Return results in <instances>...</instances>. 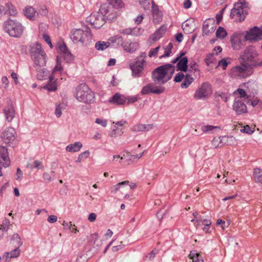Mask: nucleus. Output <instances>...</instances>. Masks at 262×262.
Returning <instances> with one entry per match:
<instances>
[{
  "label": "nucleus",
  "mask_w": 262,
  "mask_h": 262,
  "mask_svg": "<svg viewBox=\"0 0 262 262\" xmlns=\"http://www.w3.org/2000/svg\"><path fill=\"white\" fill-rule=\"evenodd\" d=\"M30 56L34 62V67L38 72L37 78L40 80L45 79L47 75V70L41 67H45L47 63V54L42 49L40 43L35 42L30 46Z\"/></svg>",
  "instance_id": "f257e3e1"
},
{
  "label": "nucleus",
  "mask_w": 262,
  "mask_h": 262,
  "mask_svg": "<svg viewBox=\"0 0 262 262\" xmlns=\"http://www.w3.org/2000/svg\"><path fill=\"white\" fill-rule=\"evenodd\" d=\"M108 4L102 5L99 9L100 13L93 25L95 28H100L106 22V19L112 17L111 13L113 8L118 9L123 6L121 0H108Z\"/></svg>",
  "instance_id": "f03ea898"
},
{
  "label": "nucleus",
  "mask_w": 262,
  "mask_h": 262,
  "mask_svg": "<svg viewBox=\"0 0 262 262\" xmlns=\"http://www.w3.org/2000/svg\"><path fill=\"white\" fill-rule=\"evenodd\" d=\"M174 72V66L171 64L161 66L152 72V80L156 84H163L171 78Z\"/></svg>",
  "instance_id": "7ed1b4c3"
},
{
  "label": "nucleus",
  "mask_w": 262,
  "mask_h": 262,
  "mask_svg": "<svg viewBox=\"0 0 262 262\" xmlns=\"http://www.w3.org/2000/svg\"><path fill=\"white\" fill-rule=\"evenodd\" d=\"M70 37L74 43H80L83 46H87L92 39V34L88 28H85V30L73 29L70 32Z\"/></svg>",
  "instance_id": "20e7f679"
},
{
  "label": "nucleus",
  "mask_w": 262,
  "mask_h": 262,
  "mask_svg": "<svg viewBox=\"0 0 262 262\" xmlns=\"http://www.w3.org/2000/svg\"><path fill=\"white\" fill-rule=\"evenodd\" d=\"M75 97L79 102L91 103L94 101L95 94L85 83H81L76 88Z\"/></svg>",
  "instance_id": "39448f33"
},
{
  "label": "nucleus",
  "mask_w": 262,
  "mask_h": 262,
  "mask_svg": "<svg viewBox=\"0 0 262 262\" xmlns=\"http://www.w3.org/2000/svg\"><path fill=\"white\" fill-rule=\"evenodd\" d=\"M24 29L22 24L16 20L8 19L4 24V31L12 37H20Z\"/></svg>",
  "instance_id": "423d86ee"
},
{
  "label": "nucleus",
  "mask_w": 262,
  "mask_h": 262,
  "mask_svg": "<svg viewBox=\"0 0 262 262\" xmlns=\"http://www.w3.org/2000/svg\"><path fill=\"white\" fill-rule=\"evenodd\" d=\"M110 40L113 43H116L118 46H121L128 53H133L139 47L137 41H132L130 40H123L121 36L116 35L110 38Z\"/></svg>",
  "instance_id": "0eeeda50"
},
{
  "label": "nucleus",
  "mask_w": 262,
  "mask_h": 262,
  "mask_svg": "<svg viewBox=\"0 0 262 262\" xmlns=\"http://www.w3.org/2000/svg\"><path fill=\"white\" fill-rule=\"evenodd\" d=\"M257 54L253 46H249L241 56L244 63L246 64L251 68L256 67L258 64L256 61Z\"/></svg>",
  "instance_id": "6e6552de"
},
{
  "label": "nucleus",
  "mask_w": 262,
  "mask_h": 262,
  "mask_svg": "<svg viewBox=\"0 0 262 262\" xmlns=\"http://www.w3.org/2000/svg\"><path fill=\"white\" fill-rule=\"evenodd\" d=\"M248 7V4L245 0H239V1L234 4L233 8L231 10L230 16L234 18L237 17L239 21L244 20L247 14L246 9Z\"/></svg>",
  "instance_id": "1a4fd4ad"
},
{
  "label": "nucleus",
  "mask_w": 262,
  "mask_h": 262,
  "mask_svg": "<svg viewBox=\"0 0 262 262\" xmlns=\"http://www.w3.org/2000/svg\"><path fill=\"white\" fill-rule=\"evenodd\" d=\"M252 69L244 63L233 67L230 71V74L232 77L239 78L248 77L252 74Z\"/></svg>",
  "instance_id": "9d476101"
},
{
  "label": "nucleus",
  "mask_w": 262,
  "mask_h": 262,
  "mask_svg": "<svg viewBox=\"0 0 262 262\" xmlns=\"http://www.w3.org/2000/svg\"><path fill=\"white\" fill-rule=\"evenodd\" d=\"M2 138L5 144L12 147H15L18 143L16 139V131L12 127H8L3 132Z\"/></svg>",
  "instance_id": "9b49d317"
},
{
  "label": "nucleus",
  "mask_w": 262,
  "mask_h": 262,
  "mask_svg": "<svg viewBox=\"0 0 262 262\" xmlns=\"http://www.w3.org/2000/svg\"><path fill=\"white\" fill-rule=\"evenodd\" d=\"M211 93V85L208 82H204L196 90L194 97L196 99H203L208 97Z\"/></svg>",
  "instance_id": "f8f14e48"
},
{
  "label": "nucleus",
  "mask_w": 262,
  "mask_h": 262,
  "mask_svg": "<svg viewBox=\"0 0 262 262\" xmlns=\"http://www.w3.org/2000/svg\"><path fill=\"white\" fill-rule=\"evenodd\" d=\"M245 39L251 42L260 40L262 39V28L254 27L247 32Z\"/></svg>",
  "instance_id": "ddd939ff"
},
{
  "label": "nucleus",
  "mask_w": 262,
  "mask_h": 262,
  "mask_svg": "<svg viewBox=\"0 0 262 262\" xmlns=\"http://www.w3.org/2000/svg\"><path fill=\"white\" fill-rule=\"evenodd\" d=\"M165 90V89L163 86H157L152 83H150L142 88L141 93L142 95H148L150 93L159 95L164 93Z\"/></svg>",
  "instance_id": "4468645a"
},
{
  "label": "nucleus",
  "mask_w": 262,
  "mask_h": 262,
  "mask_svg": "<svg viewBox=\"0 0 262 262\" xmlns=\"http://www.w3.org/2000/svg\"><path fill=\"white\" fill-rule=\"evenodd\" d=\"M216 27V24L213 20L209 19L205 21L203 26V35H210L215 31Z\"/></svg>",
  "instance_id": "2eb2a0df"
},
{
  "label": "nucleus",
  "mask_w": 262,
  "mask_h": 262,
  "mask_svg": "<svg viewBox=\"0 0 262 262\" xmlns=\"http://www.w3.org/2000/svg\"><path fill=\"white\" fill-rule=\"evenodd\" d=\"M0 162L4 167H7L10 164L8 149L4 146H0Z\"/></svg>",
  "instance_id": "dca6fc26"
},
{
  "label": "nucleus",
  "mask_w": 262,
  "mask_h": 262,
  "mask_svg": "<svg viewBox=\"0 0 262 262\" xmlns=\"http://www.w3.org/2000/svg\"><path fill=\"white\" fill-rule=\"evenodd\" d=\"M9 13L10 15H15L17 13L16 9L11 3H6L5 6H0V15Z\"/></svg>",
  "instance_id": "f3484780"
},
{
  "label": "nucleus",
  "mask_w": 262,
  "mask_h": 262,
  "mask_svg": "<svg viewBox=\"0 0 262 262\" xmlns=\"http://www.w3.org/2000/svg\"><path fill=\"white\" fill-rule=\"evenodd\" d=\"M233 109L237 115H241L247 113L246 105L241 100L235 99L233 104Z\"/></svg>",
  "instance_id": "a211bd4d"
},
{
  "label": "nucleus",
  "mask_w": 262,
  "mask_h": 262,
  "mask_svg": "<svg viewBox=\"0 0 262 262\" xmlns=\"http://www.w3.org/2000/svg\"><path fill=\"white\" fill-rule=\"evenodd\" d=\"M20 250L19 247H15V248L9 252L4 253L3 259L5 261H9L12 258H15L18 257L20 255Z\"/></svg>",
  "instance_id": "6ab92c4d"
},
{
  "label": "nucleus",
  "mask_w": 262,
  "mask_h": 262,
  "mask_svg": "<svg viewBox=\"0 0 262 262\" xmlns=\"http://www.w3.org/2000/svg\"><path fill=\"white\" fill-rule=\"evenodd\" d=\"M24 15L31 20L37 19L38 13L31 6L26 7L24 10Z\"/></svg>",
  "instance_id": "aec40b11"
},
{
  "label": "nucleus",
  "mask_w": 262,
  "mask_h": 262,
  "mask_svg": "<svg viewBox=\"0 0 262 262\" xmlns=\"http://www.w3.org/2000/svg\"><path fill=\"white\" fill-rule=\"evenodd\" d=\"M126 101V98L124 95H120L118 93L115 94L110 100L111 103L122 105L125 103Z\"/></svg>",
  "instance_id": "412c9836"
},
{
  "label": "nucleus",
  "mask_w": 262,
  "mask_h": 262,
  "mask_svg": "<svg viewBox=\"0 0 262 262\" xmlns=\"http://www.w3.org/2000/svg\"><path fill=\"white\" fill-rule=\"evenodd\" d=\"M177 70L182 72H186L188 69V58L187 57H183L180 59L177 64Z\"/></svg>",
  "instance_id": "4be33fe9"
},
{
  "label": "nucleus",
  "mask_w": 262,
  "mask_h": 262,
  "mask_svg": "<svg viewBox=\"0 0 262 262\" xmlns=\"http://www.w3.org/2000/svg\"><path fill=\"white\" fill-rule=\"evenodd\" d=\"M82 146V145L80 142H76L74 144L68 145L66 147V150L68 152H75L79 151Z\"/></svg>",
  "instance_id": "5701e85b"
},
{
  "label": "nucleus",
  "mask_w": 262,
  "mask_h": 262,
  "mask_svg": "<svg viewBox=\"0 0 262 262\" xmlns=\"http://www.w3.org/2000/svg\"><path fill=\"white\" fill-rule=\"evenodd\" d=\"M166 30V27L162 26L158 29L156 32L151 36V38L154 40L157 41L161 38L164 34Z\"/></svg>",
  "instance_id": "b1692460"
},
{
  "label": "nucleus",
  "mask_w": 262,
  "mask_h": 262,
  "mask_svg": "<svg viewBox=\"0 0 262 262\" xmlns=\"http://www.w3.org/2000/svg\"><path fill=\"white\" fill-rule=\"evenodd\" d=\"M4 113L5 115L6 119L8 122H11L15 115V112L13 107L10 106L5 108Z\"/></svg>",
  "instance_id": "393cba45"
},
{
  "label": "nucleus",
  "mask_w": 262,
  "mask_h": 262,
  "mask_svg": "<svg viewBox=\"0 0 262 262\" xmlns=\"http://www.w3.org/2000/svg\"><path fill=\"white\" fill-rule=\"evenodd\" d=\"M111 43L114 44L115 43L112 42L109 39L108 41H97L96 42L95 47L97 50L103 51L109 47Z\"/></svg>",
  "instance_id": "a878e982"
},
{
  "label": "nucleus",
  "mask_w": 262,
  "mask_h": 262,
  "mask_svg": "<svg viewBox=\"0 0 262 262\" xmlns=\"http://www.w3.org/2000/svg\"><path fill=\"white\" fill-rule=\"evenodd\" d=\"M152 124H138L134 125L132 128V130L136 132L149 130L152 128Z\"/></svg>",
  "instance_id": "bb28decb"
},
{
  "label": "nucleus",
  "mask_w": 262,
  "mask_h": 262,
  "mask_svg": "<svg viewBox=\"0 0 262 262\" xmlns=\"http://www.w3.org/2000/svg\"><path fill=\"white\" fill-rule=\"evenodd\" d=\"M49 81L48 83L45 85L42 88L50 92L55 91L57 89V85L55 82H52L54 80V77L51 75L49 76Z\"/></svg>",
  "instance_id": "cd10ccee"
},
{
  "label": "nucleus",
  "mask_w": 262,
  "mask_h": 262,
  "mask_svg": "<svg viewBox=\"0 0 262 262\" xmlns=\"http://www.w3.org/2000/svg\"><path fill=\"white\" fill-rule=\"evenodd\" d=\"M194 81V78L189 74H186L183 79V82L181 84V87L183 89L187 88Z\"/></svg>",
  "instance_id": "c85d7f7f"
},
{
  "label": "nucleus",
  "mask_w": 262,
  "mask_h": 262,
  "mask_svg": "<svg viewBox=\"0 0 262 262\" xmlns=\"http://www.w3.org/2000/svg\"><path fill=\"white\" fill-rule=\"evenodd\" d=\"M231 42L232 47L234 49L238 50L241 48V46L243 45L242 40L238 36H233L231 38Z\"/></svg>",
  "instance_id": "c756f323"
},
{
  "label": "nucleus",
  "mask_w": 262,
  "mask_h": 262,
  "mask_svg": "<svg viewBox=\"0 0 262 262\" xmlns=\"http://www.w3.org/2000/svg\"><path fill=\"white\" fill-rule=\"evenodd\" d=\"M11 243L16 247H20L23 242L21 241L20 237L17 233L14 234L11 237Z\"/></svg>",
  "instance_id": "7c9ffc66"
},
{
  "label": "nucleus",
  "mask_w": 262,
  "mask_h": 262,
  "mask_svg": "<svg viewBox=\"0 0 262 262\" xmlns=\"http://www.w3.org/2000/svg\"><path fill=\"white\" fill-rule=\"evenodd\" d=\"M192 262H204L202 256L195 251H191L189 254Z\"/></svg>",
  "instance_id": "2f4dec72"
},
{
  "label": "nucleus",
  "mask_w": 262,
  "mask_h": 262,
  "mask_svg": "<svg viewBox=\"0 0 262 262\" xmlns=\"http://www.w3.org/2000/svg\"><path fill=\"white\" fill-rule=\"evenodd\" d=\"M130 69L132 71L133 76L134 77H139L140 73L143 70L141 67L137 66L135 64L130 66Z\"/></svg>",
  "instance_id": "473e14b6"
},
{
  "label": "nucleus",
  "mask_w": 262,
  "mask_h": 262,
  "mask_svg": "<svg viewBox=\"0 0 262 262\" xmlns=\"http://www.w3.org/2000/svg\"><path fill=\"white\" fill-rule=\"evenodd\" d=\"M227 35L225 29L222 27H219L216 31V36L221 39L225 38Z\"/></svg>",
  "instance_id": "72a5a7b5"
},
{
  "label": "nucleus",
  "mask_w": 262,
  "mask_h": 262,
  "mask_svg": "<svg viewBox=\"0 0 262 262\" xmlns=\"http://www.w3.org/2000/svg\"><path fill=\"white\" fill-rule=\"evenodd\" d=\"M99 13V12H95L92 13L90 16L86 17V21L89 23L92 26H93L96 20V19L97 18Z\"/></svg>",
  "instance_id": "f704fd0d"
},
{
  "label": "nucleus",
  "mask_w": 262,
  "mask_h": 262,
  "mask_svg": "<svg viewBox=\"0 0 262 262\" xmlns=\"http://www.w3.org/2000/svg\"><path fill=\"white\" fill-rule=\"evenodd\" d=\"M173 45L172 43H169L167 46L164 47V53L160 56V58L168 57L171 53Z\"/></svg>",
  "instance_id": "c9c22d12"
},
{
  "label": "nucleus",
  "mask_w": 262,
  "mask_h": 262,
  "mask_svg": "<svg viewBox=\"0 0 262 262\" xmlns=\"http://www.w3.org/2000/svg\"><path fill=\"white\" fill-rule=\"evenodd\" d=\"M215 129H220V127L210 125H203L201 127L202 130L205 133H212V130Z\"/></svg>",
  "instance_id": "e433bc0d"
},
{
  "label": "nucleus",
  "mask_w": 262,
  "mask_h": 262,
  "mask_svg": "<svg viewBox=\"0 0 262 262\" xmlns=\"http://www.w3.org/2000/svg\"><path fill=\"white\" fill-rule=\"evenodd\" d=\"M253 175L256 182H261L262 181V169L258 168H255Z\"/></svg>",
  "instance_id": "4c0bfd02"
},
{
  "label": "nucleus",
  "mask_w": 262,
  "mask_h": 262,
  "mask_svg": "<svg viewBox=\"0 0 262 262\" xmlns=\"http://www.w3.org/2000/svg\"><path fill=\"white\" fill-rule=\"evenodd\" d=\"M65 108L66 105L63 103H60L56 105L55 114L57 118H59L61 117L62 115V111L65 109Z\"/></svg>",
  "instance_id": "58836bf2"
},
{
  "label": "nucleus",
  "mask_w": 262,
  "mask_h": 262,
  "mask_svg": "<svg viewBox=\"0 0 262 262\" xmlns=\"http://www.w3.org/2000/svg\"><path fill=\"white\" fill-rule=\"evenodd\" d=\"M42 165V163L38 160H35L32 163H28L27 167L31 169L33 168L39 169Z\"/></svg>",
  "instance_id": "ea45409f"
},
{
  "label": "nucleus",
  "mask_w": 262,
  "mask_h": 262,
  "mask_svg": "<svg viewBox=\"0 0 262 262\" xmlns=\"http://www.w3.org/2000/svg\"><path fill=\"white\" fill-rule=\"evenodd\" d=\"M205 62L206 64L209 66L211 63H213L215 61L214 55L213 54H209L207 55L205 58Z\"/></svg>",
  "instance_id": "a19ab883"
},
{
  "label": "nucleus",
  "mask_w": 262,
  "mask_h": 262,
  "mask_svg": "<svg viewBox=\"0 0 262 262\" xmlns=\"http://www.w3.org/2000/svg\"><path fill=\"white\" fill-rule=\"evenodd\" d=\"M123 134V132L121 129H119L117 128H114L110 133V136L112 137H117L121 136Z\"/></svg>",
  "instance_id": "79ce46f5"
},
{
  "label": "nucleus",
  "mask_w": 262,
  "mask_h": 262,
  "mask_svg": "<svg viewBox=\"0 0 262 262\" xmlns=\"http://www.w3.org/2000/svg\"><path fill=\"white\" fill-rule=\"evenodd\" d=\"M62 70V68L61 65V63L59 60V58L57 56L56 59V65L53 70V73H55L57 71L61 72Z\"/></svg>",
  "instance_id": "37998d69"
},
{
  "label": "nucleus",
  "mask_w": 262,
  "mask_h": 262,
  "mask_svg": "<svg viewBox=\"0 0 262 262\" xmlns=\"http://www.w3.org/2000/svg\"><path fill=\"white\" fill-rule=\"evenodd\" d=\"M230 63V61H227V60L223 58L219 61L218 63V66L221 67L223 70H225L228 64Z\"/></svg>",
  "instance_id": "c03bdc74"
},
{
  "label": "nucleus",
  "mask_w": 262,
  "mask_h": 262,
  "mask_svg": "<svg viewBox=\"0 0 262 262\" xmlns=\"http://www.w3.org/2000/svg\"><path fill=\"white\" fill-rule=\"evenodd\" d=\"M10 222L9 220H5L3 222V224L0 227L1 229H3L5 232H7L9 228Z\"/></svg>",
  "instance_id": "a18cd8bd"
},
{
  "label": "nucleus",
  "mask_w": 262,
  "mask_h": 262,
  "mask_svg": "<svg viewBox=\"0 0 262 262\" xmlns=\"http://www.w3.org/2000/svg\"><path fill=\"white\" fill-rule=\"evenodd\" d=\"M185 75L182 72H179L176 74L174 78V81L176 82H181L183 79H184Z\"/></svg>",
  "instance_id": "49530a36"
},
{
  "label": "nucleus",
  "mask_w": 262,
  "mask_h": 262,
  "mask_svg": "<svg viewBox=\"0 0 262 262\" xmlns=\"http://www.w3.org/2000/svg\"><path fill=\"white\" fill-rule=\"evenodd\" d=\"M144 29L141 28H133V35L139 36L143 33Z\"/></svg>",
  "instance_id": "de8ad7c7"
},
{
  "label": "nucleus",
  "mask_w": 262,
  "mask_h": 262,
  "mask_svg": "<svg viewBox=\"0 0 262 262\" xmlns=\"http://www.w3.org/2000/svg\"><path fill=\"white\" fill-rule=\"evenodd\" d=\"M89 152L88 151H84L81 153L76 161L77 162L80 163L81 162L82 159L84 158H87L89 156Z\"/></svg>",
  "instance_id": "09e8293b"
},
{
  "label": "nucleus",
  "mask_w": 262,
  "mask_h": 262,
  "mask_svg": "<svg viewBox=\"0 0 262 262\" xmlns=\"http://www.w3.org/2000/svg\"><path fill=\"white\" fill-rule=\"evenodd\" d=\"M160 47L158 46L155 48L151 49L149 52L148 56L150 57L156 56L158 53V52L160 49Z\"/></svg>",
  "instance_id": "8fccbe9b"
},
{
  "label": "nucleus",
  "mask_w": 262,
  "mask_h": 262,
  "mask_svg": "<svg viewBox=\"0 0 262 262\" xmlns=\"http://www.w3.org/2000/svg\"><path fill=\"white\" fill-rule=\"evenodd\" d=\"M59 49L60 51L62 53L63 55L67 53L68 54V55L69 54V51L68 50L66 44L64 43H63L62 45H61L59 47Z\"/></svg>",
  "instance_id": "3c124183"
},
{
  "label": "nucleus",
  "mask_w": 262,
  "mask_h": 262,
  "mask_svg": "<svg viewBox=\"0 0 262 262\" xmlns=\"http://www.w3.org/2000/svg\"><path fill=\"white\" fill-rule=\"evenodd\" d=\"M216 96L220 97L224 102H227L229 99V96L225 93H217Z\"/></svg>",
  "instance_id": "603ef678"
},
{
  "label": "nucleus",
  "mask_w": 262,
  "mask_h": 262,
  "mask_svg": "<svg viewBox=\"0 0 262 262\" xmlns=\"http://www.w3.org/2000/svg\"><path fill=\"white\" fill-rule=\"evenodd\" d=\"M42 38L45 40V41L50 46V47L51 48H52L53 46L51 43L50 37L47 34L43 33Z\"/></svg>",
  "instance_id": "864d4df0"
},
{
  "label": "nucleus",
  "mask_w": 262,
  "mask_h": 262,
  "mask_svg": "<svg viewBox=\"0 0 262 262\" xmlns=\"http://www.w3.org/2000/svg\"><path fill=\"white\" fill-rule=\"evenodd\" d=\"M95 122L97 124H100L103 127H105L107 125V122L106 119H103L100 118H97L95 120Z\"/></svg>",
  "instance_id": "5fc2aeb1"
},
{
  "label": "nucleus",
  "mask_w": 262,
  "mask_h": 262,
  "mask_svg": "<svg viewBox=\"0 0 262 262\" xmlns=\"http://www.w3.org/2000/svg\"><path fill=\"white\" fill-rule=\"evenodd\" d=\"M128 183H129V182L128 181H124L121 182L120 183H119L118 184H116V185H115L114 186V191L115 192L118 191L119 189V188H120L121 186L124 185H128Z\"/></svg>",
  "instance_id": "6e6d98bb"
},
{
  "label": "nucleus",
  "mask_w": 262,
  "mask_h": 262,
  "mask_svg": "<svg viewBox=\"0 0 262 262\" xmlns=\"http://www.w3.org/2000/svg\"><path fill=\"white\" fill-rule=\"evenodd\" d=\"M145 60L144 59H140L137 58L136 62L134 64L135 66L141 67L142 68H143V66L145 63Z\"/></svg>",
  "instance_id": "4d7b16f0"
},
{
  "label": "nucleus",
  "mask_w": 262,
  "mask_h": 262,
  "mask_svg": "<svg viewBox=\"0 0 262 262\" xmlns=\"http://www.w3.org/2000/svg\"><path fill=\"white\" fill-rule=\"evenodd\" d=\"M241 130L242 132H244L248 134H251L254 132V130H252L249 125L245 126L244 128L242 129Z\"/></svg>",
  "instance_id": "13d9d810"
},
{
  "label": "nucleus",
  "mask_w": 262,
  "mask_h": 262,
  "mask_svg": "<svg viewBox=\"0 0 262 262\" xmlns=\"http://www.w3.org/2000/svg\"><path fill=\"white\" fill-rule=\"evenodd\" d=\"M139 97L137 96H129L126 98L128 100V103H134L138 101Z\"/></svg>",
  "instance_id": "bf43d9fd"
},
{
  "label": "nucleus",
  "mask_w": 262,
  "mask_h": 262,
  "mask_svg": "<svg viewBox=\"0 0 262 262\" xmlns=\"http://www.w3.org/2000/svg\"><path fill=\"white\" fill-rule=\"evenodd\" d=\"M196 63L195 62H191L189 63V71L195 72L198 70L196 68Z\"/></svg>",
  "instance_id": "052dcab7"
},
{
  "label": "nucleus",
  "mask_w": 262,
  "mask_h": 262,
  "mask_svg": "<svg viewBox=\"0 0 262 262\" xmlns=\"http://www.w3.org/2000/svg\"><path fill=\"white\" fill-rule=\"evenodd\" d=\"M120 33L125 35H133V28H126L125 29L122 30L120 31Z\"/></svg>",
  "instance_id": "680f3d73"
},
{
  "label": "nucleus",
  "mask_w": 262,
  "mask_h": 262,
  "mask_svg": "<svg viewBox=\"0 0 262 262\" xmlns=\"http://www.w3.org/2000/svg\"><path fill=\"white\" fill-rule=\"evenodd\" d=\"M47 221L50 223H54L57 221V217L54 215H51L49 216Z\"/></svg>",
  "instance_id": "e2e57ef3"
},
{
  "label": "nucleus",
  "mask_w": 262,
  "mask_h": 262,
  "mask_svg": "<svg viewBox=\"0 0 262 262\" xmlns=\"http://www.w3.org/2000/svg\"><path fill=\"white\" fill-rule=\"evenodd\" d=\"M219 138H220V143L225 144L228 142V140L229 139V137L228 136H224L219 137Z\"/></svg>",
  "instance_id": "0e129e2a"
},
{
  "label": "nucleus",
  "mask_w": 262,
  "mask_h": 262,
  "mask_svg": "<svg viewBox=\"0 0 262 262\" xmlns=\"http://www.w3.org/2000/svg\"><path fill=\"white\" fill-rule=\"evenodd\" d=\"M236 92L238 93V94L239 95V97H241V98L244 97L246 95V93L245 91L243 89H238L236 90Z\"/></svg>",
  "instance_id": "69168bd1"
},
{
  "label": "nucleus",
  "mask_w": 262,
  "mask_h": 262,
  "mask_svg": "<svg viewBox=\"0 0 262 262\" xmlns=\"http://www.w3.org/2000/svg\"><path fill=\"white\" fill-rule=\"evenodd\" d=\"M97 215L95 213H91L88 217V220L91 222H93L96 220Z\"/></svg>",
  "instance_id": "338daca9"
},
{
  "label": "nucleus",
  "mask_w": 262,
  "mask_h": 262,
  "mask_svg": "<svg viewBox=\"0 0 262 262\" xmlns=\"http://www.w3.org/2000/svg\"><path fill=\"white\" fill-rule=\"evenodd\" d=\"M175 38L178 42H182V41L183 39V34L181 33H179L176 34L175 35Z\"/></svg>",
  "instance_id": "774afa93"
}]
</instances>
